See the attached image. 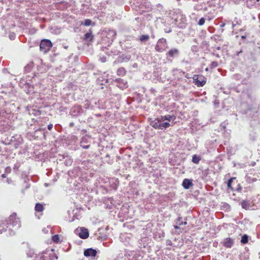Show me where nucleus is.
Instances as JSON below:
<instances>
[{
    "label": "nucleus",
    "instance_id": "1",
    "mask_svg": "<svg viewBox=\"0 0 260 260\" xmlns=\"http://www.w3.org/2000/svg\"><path fill=\"white\" fill-rule=\"evenodd\" d=\"M11 226L14 229H18L21 226L20 220L19 218L16 217V213H13L8 218L0 221V228H1L0 234L8 231V236L15 235V232L11 229Z\"/></svg>",
    "mask_w": 260,
    "mask_h": 260
},
{
    "label": "nucleus",
    "instance_id": "2",
    "mask_svg": "<svg viewBox=\"0 0 260 260\" xmlns=\"http://www.w3.org/2000/svg\"><path fill=\"white\" fill-rule=\"evenodd\" d=\"M150 124L155 129L164 130L170 126L168 122H162L160 117L150 121Z\"/></svg>",
    "mask_w": 260,
    "mask_h": 260
},
{
    "label": "nucleus",
    "instance_id": "3",
    "mask_svg": "<svg viewBox=\"0 0 260 260\" xmlns=\"http://www.w3.org/2000/svg\"><path fill=\"white\" fill-rule=\"evenodd\" d=\"M57 256L54 253L53 249H46L43 251L40 256V260H57Z\"/></svg>",
    "mask_w": 260,
    "mask_h": 260
},
{
    "label": "nucleus",
    "instance_id": "4",
    "mask_svg": "<svg viewBox=\"0 0 260 260\" xmlns=\"http://www.w3.org/2000/svg\"><path fill=\"white\" fill-rule=\"evenodd\" d=\"M227 186L228 189L232 191L236 190L240 192L242 190V187L239 184H237V181L235 177H232L229 179L227 182Z\"/></svg>",
    "mask_w": 260,
    "mask_h": 260
},
{
    "label": "nucleus",
    "instance_id": "5",
    "mask_svg": "<svg viewBox=\"0 0 260 260\" xmlns=\"http://www.w3.org/2000/svg\"><path fill=\"white\" fill-rule=\"evenodd\" d=\"M52 43L48 39H44L41 41L40 44V51L44 53H47L52 47Z\"/></svg>",
    "mask_w": 260,
    "mask_h": 260
},
{
    "label": "nucleus",
    "instance_id": "6",
    "mask_svg": "<svg viewBox=\"0 0 260 260\" xmlns=\"http://www.w3.org/2000/svg\"><path fill=\"white\" fill-rule=\"evenodd\" d=\"M168 48L166 39L163 38L159 39L155 46V50L157 52H161Z\"/></svg>",
    "mask_w": 260,
    "mask_h": 260
},
{
    "label": "nucleus",
    "instance_id": "7",
    "mask_svg": "<svg viewBox=\"0 0 260 260\" xmlns=\"http://www.w3.org/2000/svg\"><path fill=\"white\" fill-rule=\"evenodd\" d=\"M84 112V109L80 105L73 107L70 111V114L72 117H77L82 115Z\"/></svg>",
    "mask_w": 260,
    "mask_h": 260
},
{
    "label": "nucleus",
    "instance_id": "8",
    "mask_svg": "<svg viewBox=\"0 0 260 260\" xmlns=\"http://www.w3.org/2000/svg\"><path fill=\"white\" fill-rule=\"evenodd\" d=\"M45 133V128H39L35 129V131L33 134L30 132H28L26 134V136L29 139H31V138L36 139L37 138H38V136H36V135L38 134V133H40L41 135H42L43 138L44 139H46Z\"/></svg>",
    "mask_w": 260,
    "mask_h": 260
},
{
    "label": "nucleus",
    "instance_id": "9",
    "mask_svg": "<svg viewBox=\"0 0 260 260\" xmlns=\"http://www.w3.org/2000/svg\"><path fill=\"white\" fill-rule=\"evenodd\" d=\"M109 41V44H112L114 40L115 39L116 32L115 30L112 29H108L105 30L102 34Z\"/></svg>",
    "mask_w": 260,
    "mask_h": 260
},
{
    "label": "nucleus",
    "instance_id": "10",
    "mask_svg": "<svg viewBox=\"0 0 260 260\" xmlns=\"http://www.w3.org/2000/svg\"><path fill=\"white\" fill-rule=\"evenodd\" d=\"M180 55L179 49L173 48L169 50L166 53L167 58L168 60H172L175 57H178Z\"/></svg>",
    "mask_w": 260,
    "mask_h": 260
},
{
    "label": "nucleus",
    "instance_id": "11",
    "mask_svg": "<svg viewBox=\"0 0 260 260\" xmlns=\"http://www.w3.org/2000/svg\"><path fill=\"white\" fill-rule=\"evenodd\" d=\"M75 232L80 238L83 239H86L89 237L88 230L83 227L76 229Z\"/></svg>",
    "mask_w": 260,
    "mask_h": 260
},
{
    "label": "nucleus",
    "instance_id": "12",
    "mask_svg": "<svg viewBox=\"0 0 260 260\" xmlns=\"http://www.w3.org/2000/svg\"><path fill=\"white\" fill-rule=\"evenodd\" d=\"M80 146L83 149H88L91 145L90 137L88 135L83 136L80 142Z\"/></svg>",
    "mask_w": 260,
    "mask_h": 260
},
{
    "label": "nucleus",
    "instance_id": "13",
    "mask_svg": "<svg viewBox=\"0 0 260 260\" xmlns=\"http://www.w3.org/2000/svg\"><path fill=\"white\" fill-rule=\"evenodd\" d=\"M11 141L14 143V147L15 148H17L22 143L23 139L21 135H16L15 136L12 137Z\"/></svg>",
    "mask_w": 260,
    "mask_h": 260
},
{
    "label": "nucleus",
    "instance_id": "14",
    "mask_svg": "<svg viewBox=\"0 0 260 260\" xmlns=\"http://www.w3.org/2000/svg\"><path fill=\"white\" fill-rule=\"evenodd\" d=\"M131 3H133L136 7H138L142 9L144 7L145 8H149L150 4L148 3H143V0H130Z\"/></svg>",
    "mask_w": 260,
    "mask_h": 260
},
{
    "label": "nucleus",
    "instance_id": "15",
    "mask_svg": "<svg viewBox=\"0 0 260 260\" xmlns=\"http://www.w3.org/2000/svg\"><path fill=\"white\" fill-rule=\"evenodd\" d=\"M96 83L98 84L101 85H105L106 83H109V79L108 78V75H105V73L100 76L96 79Z\"/></svg>",
    "mask_w": 260,
    "mask_h": 260
},
{
    "label": "nucleus",
    "instance_id": "16",
    "mask_svg": "<svg viewBox=\"0 0 260 260\" xmlns=\"http://www.w3.org/2000/svg\"><path fill=\"white\" fill-rule=\"evenodd\" d=\"M206 5V3L205 2H199L193 6V10L197 11L201 10L206 11L207 10Z\"/></svg>",
    "mask_w": 260,
    "mask_h": 260
},
{
    "label": "nucleus",
    "instance_id": "17",
    "mask_svg": "<svg viewBox=\"0 0 260 260\" xmlns=\"http://www.w3.org/2000/svg\"><path fill=\"white\" fill-rule=\"evenodd\" d=\"M96 253V250L92 248H87L84 251V255L86 257H94Z\"/></svg>",
    "mask_w": 260,
    "mask_h": 260
},
{
    "label": "nucleus",
    "instance_id": "18",
    "mask_svg": "<svg viewBox=\"0 0 260 260\" xmlns=\"http://www.w3.org/2000/svg\"><path fill=\"white\" fill-rule=\"evenodd\" d=\"M109 41L108 39H107L105 36L103 35L101 41V49L103 51H104V49H107L108 47H109L112 44H109Z\"/></svg>",
    "mask_w": 260,
    "mask_h": 260
},
{
    "label": "nucleus",
    "instance_id": "19",
    "mask_svg": "<svg viewBox=\"0 0 260 260\" xmlns=\"http://www.w3.org/2000/svg\"><path fill=\"white\" fill-rule=\"evenodd\" d=\"M199 78H202V77H199V75L194 76L193 79L194 81L195 84L198 87L203 86L206 83V81H205L204 79L200 80Z\"/></svg>",
    "mask_w": 260,
    "mask_h": 260
},
{
    "label": "nucleus",
    "instance_id": "20",
    "mask_svg": "<svg viewBox=\"0 0 260 260\" xmlns=\"http://www.w3.org/2000/svg\"><path fill=\"white\" fill-rule=\"evenodd\" d=\"M182 185L185 189H189L193 185L192 180L185 178L183 180Z\"/></svg>",
    "mask_w": 260,
    "mask_h": 260
},
{
    "label": "nucleus",
    "instance_id": "21",
    "mask_svg": "<svg viewBox=\"0 0 260 260\" xmlns=\"http://www.w3.org/2000/svg\"><path fill=\"white\" fill-rule=\"evenodd\" d=\"M94 38V36L92 35V31L90 29L87 33L84 35V40L86 42H91Z\"/></svg>",
    "mask_w": 260,
    "mask_h": 260
},
{
    "label": "nucleus",
    "instance_id": "22",
    "mask_svg": "<svg viewBox=\"0 0 260 260\" xmlns=\"http://www.w3.org/2000/svg\"><path fill=\"white\" fill-rule=\"evenodd\" d=\"M234 243V241L231 238H228L224 240L223 245L226 248H231Z\"/></svg>",
    "mask_w": 260,
    "mask_h": 260
},
{
    "label": "nucleus",
    "instance_id": "23",
    "mask_svg": "<svg viewBox=\"0 0 260 260\" xmlns=\"http://www.w3.org/2000/svg\"><path fill=\"white\" fill-rule=\"evenodd\" d=\"M61 157H62V159H65L64 163L66 166H71L72 165L73 160L71 156L68 155L63 154L61 155Z\"/></svg>",
    "mask_w": 260,
    "mask_h": 260
},
{
    "label": "nucleus",
    "instance_id": "24",
    "mask_svg": "<svg viewBox=\"0 0 260 260\" xmlns=\"http://www.w3.org/2000/svg\"><path fill=\"white\" fill-rule=\"evenodd\" d=\"M131 58V55L122 54L118 57V60L119 62H127L130 60Z\"/></svg>",
    "mask_w": 260,
    "mask_h": 260
},
{
    "label": "nucleus",
    "instance_id": "25",
    "mask_svg": "<svg viewBox=\"0 0 260 260\" xmlns=\"http://www.w3.org/2000/svg\"><path fill=\"white\" fill-rule=\"evenodd\" d=\"M92 162L89 159H86L81 161L82 167L88 169L92 166Z\"/></svg>",
    "mask_w": 260,
    "mask_h": 260
},
{
    "label": "nucleus",
    "instance_id": "26",
    "mask_svg": "<svg viewBox=\"0 0 260 260\" xmlns=\"http://www.w3.org/2000/svg\"><path fill=\"white\" fill-rule=\"evenodd\" d=\"M26 86L28 88V89H26V93L29 94L35 92L34 85H31L30 83H26Z\"/></svg>",
    "mask_w": 260,
    "mask_h": 260
},
{
    "label": "nucleus",
    "instance_id": "27",
    "mask_svg": "<svg viewBox=\"0 0 260 260\" xmlns=\"http://www.w3.org/2000/svg\"><path fill=\"white\" fill-rule=\"evenodd\" d=\"M35 209L36 212H41L44 210V207L43 204L38 203L35 205Z\"/></svg>",
    "mask_w": 260,
    "mask_h": 260
},
{
    "label": "nucleus",
    "instance_id": "28",
    "mask_svg": "<svg viewBox=\"0 0 260 260\" xmlns=\"http://www.w3.org/2000/svg\"><path fill=\"white\" fill-rule=\"evenodd\" d=\"M34 63L33 62H30L24 68V71L26 73H28L31 71L32 68L34 67Z\"/></svg>",
    "mask_w": 260,
    "mask_h": 260
},
{
    "label": "nucleus",
    "instance_id": "29",
    "mask_svg": "<svg viewBox=\"0 0 260 260\" xmlns=\"http://www.w3.org/2000/svg\"><path fill=\"white\" fill-rule=\"evenodd\" d=\"M9 1L12 3H21V4H22L24 2L26 3L29 2V3H32L33 4H35L36 2V0H9Z\"/></svg>",
    "mask_w": 260,
    "mask_h": 260
},
{
    "label": "nucleus",
    "instance_id": "30",
    "mask_svg": "<svg viewBox=\"0 0 260 260\" xmlns=\"http://www.w3.org/2000/svg\"><path fill=\"white\" fill-rule=\"evenodd\" d=\"M160 118L162 122H164V120H168L169 121H170L173 119V118H174V119H175V117L174 116L170 115L161 116Z\"/></svg>",
    "mask_w": 260,
    "mask_h": 260
},
{
    "label": "nucleus",
    "instance_id": "31",
    "mask_svg": "<svg viewBox=\"0 0 260 260\" xmlns=\"http://www.w3.org/2000/svg\"><path fill=\"white\" fill-rule=\"evenodd\" d=\"M126 71L123 67H120L117 71V74L118 76H123L126 74Z\"/></svg>",
    "mask_w": 260,
    "mask_h": 260
},
{
    "label": "nucleus",
    "instance_id": "32",
    "mask_svg": "<svg viewBox=\"0 0 260 260\" xmlns=\"http://www.w3.org/2000/svg\"><path fill=\"white\" fill-rule=\"evenodd\" d=\"M245 179L247 183H251L256 180V179L251 176V175L246 174L245 176Z\"/></svg>",
    "mask_w": 260,
    "mask_h": 260
},
{
    "label": "nucleus",
    "instance_id": "33",
    "mask_svg": "<svg viewBox=\"0 0 260 260\" xmlns=\"http://www.w3.org/2000/svg\"><path fill=\"white\" fill-rule=\"evenodd\" d=\"M241 204L242 208L245 210H249L250 209V204L249 203V201H243L241 202Z\"/></svg>",
    "mask_w": 260,
    "mask_h": 260
},
{
    "label": "nucleus",
    "instance_id": "34",
    "mask_svg": "<svg viewBox=\"0 0 260 260\" xmlns=\"http://www.w3.org/2000/svg\"><path fill=\"white\" fill-rule=\"evenodd\" d=\"M249 240V236L246 234H244L241 239V243L242 244H245L248 243Z\"/></svg>",
    "mask_w": 260,
    "mask_h": 260
},
{
    "label": "nucleus",
    "instance_id": "35",
    "mask_svg": "<svg viewBox=\"0 0 260 260\" xmlns=\"http://www.w3.org/2000/svg\"><path fill=\"white\" fill-rule=\"evenodd\" d=\"M201 157L196 154L192 156V161L196 164H198L201 160Z\"/></svg>",
    "mask_w": 260,
    "mask_h": 260
},
{
    "label": "nucleus",
    "instance_id": "36",
    "mask_svg": "<svg viewBox=\"0 0 260 260\" xmlns=\"http://www.w3.org/2000/svg\"><path fill=\"white\" fill-rule=\"evenodd\" d=\"M214 17L215 16L213 13H212V12H210L205 16L204 18H205V19L210 21L214 19Z\"/></svg>",
    "mask_w": 260,
    "mask_h": 260
},
{
    "label": "nucleus",
    "instance_id": "37",
    "mask_svg": "<svg viewBox=\"0 0 260 260\" xmlns=\"http://www.w3.org/2000/svg\"><path fill=\"white\" fill-rule=\"evenodd\" d=\"M27 256L29 257H37V254L35 253L34 250L32 249L29 250L27 253Z\"/></svg>",
    "mask_w": 260,
    "mask_h": 260
},
{
    "label": "nucleus",
    "instance_id": "38",
    "mask_svg": "<svg viewBox=\"0 0 260 260\" xmlns=\"http://www.w3.org/2000/svg\"><path fill=\"white\" fill-rule=\"evenodd\" d=\"M149 39V36L147 35H143L140 36L139 40L141 42H144Z\"/></svg>",
    "mask_w": 260,
    "mask_h": 260
},
{
    "label": "nucleus",
    "instance_id": "39",
    "mask_svg": "<svg viewBox=\"0 0 260 260\" xmlns=\"http://www.w3.org/2000/svg\"><path fill=\"white\" fill-rule=\"evenodd\" d=\"M85 26H88L92 24L91 20L90 19H85L83 23ZM93 25H94V23H93Z\"/></svg>",
    "mask_w": 260,
    "mask_h": 260
},
{
    "label": "nucleus",
    "instance_id": "40",
    "mask_svg": "<svg viewBox=\"0 0 260 260\" xmlns=\"http://www.w3.org/2000/svg\"><path fill=\"white\" fill-rule=\"evenodd\" d=\"M222 208L223 209H224L225 211H229L230 210L231 207L230 206L226 203H222Z\"/></svg>",
    "mask_w": 260,
    "mask_h": 260
},
{
    "label": "nucleus",
    "instance_id": "41",
    "mask_svg": "<svg viewBox=\"0 0 260 260\" xmlns=\"http://www.w3.org/2000/svg\"><path fill=\"white\" fill-rule=\"evenodd\" d=\"M26 83L25 82L24 83L23 82V81L19 83V86L21 87L22 88H24V90L26 92V89H28V87L26 86Z\"/></svg>",
    "mask_w": 260,
    "mask_h": 260
},
{
    "label": "nucleus",
    "instance_id": "42",
    "mask_svg": "<svg viewBox=\"0 0 260 260\" xmlns=\"http://www.w3.org/2000/svg\"><path fill=\"white\" fill-rule=\"evenodd\" d=\"M211 40H214V41L217 42L221 40V37L218 35H214L211 37Z\"/></svg>",
    "mask_w": 260,
    "mask_h": 260
},
{
    "label": "nucleus",
    "instance_id": "43",
    "mask_svg": "<svg viewBox=\"0 0 260 260\" xmlns=\"http://www.w3.org/2000/svg\"><path fill=\"white\" fill-rule=\"evenodd\" d=\"M205 22V18L204 17H202L200 18L198 22V24L200 26H202L204 24Z\"/></svg>",
    "mask_w": 260,
    "mask_h": 260
},
{
    "label": "nucleus",
    "instance_id": "44",
    "mask_svg": "<svg viewBox=\"0 0 260 260\" xmlns=\"http://www.w3.org/2000/svg\"><path fill=\"white\" fill-rule=\"evenodd\" d=\"M59 238L58 235H55L52 237V240L54 242L57 243Z\"/></svg>",
    "mask_w": 260,
    "mask_h": 260
},
{
    "label": "nucleus",
    "instance_id": "45",
    "mask_svg": "<svg viewBox=\"0 0 260 260\" xmlns=\"http://www.w3.org/2000/svg\"><path fill=\"white\" fill-rule=\"evenodd\" d=\"M31 114L35 116H39L41 114V112L38 110L32 109Z\"/></svg>",
    "mask_w": 260,
    "mask_h": 260
},
{
    "label": "nucleus",
    "instance_id": "46",
    "mask_svg": "<svg viewBox=\"0 0 260 260\" xmlns=\"http://www.w3.org/2000/svg\"><path fill=\"white\" fill-rule=\"evenodd\" d=\"M218 64L217 61H212L210 64V68L211 69H214L218 66Z\"/></svg>",
    "mask_w": 260,
    "mask_h": 260
},
{
    "label": "nucleus",
    "instance_id": "47",
    "mask_svg": "<svg viewBox=\"0 0 260 260\" xmlns=\"http://www.w3.org/2000/svg\"><path fill=\"white\" fill-rule=\"evenodd\" d=\"M182 217L180 215H179L178 217L175 220V222L176 223V224L179 225V222L182 221Z\"/></svg>",
    "mask_w": 260,
    "mask_h": 260
},
{
    "label": "nucleus",
    "instance_id": "48",
    "mask_svg": "<svg viewBox=\"0 0 260 260\" xmlns=\"http://www.w3.org/2000/svg\"><path fill=\"white\" fill-rule=\"evenodd\" d=\"M238 23V22L237 21V18H235L234 21L232 22V27L234 28L236 26V24Z\"/></svg>",
    "mask_w": 260,
    "mask_h": 260
},
{
    "label": "nucleus",
    "instance_id": "49",
    "mask_svg": "<svg viewBox=\"0 0 260 260\" xmlns=\"http://www.w3.org/2000/svg\"><path fill=\"white\" fill-rule=\"evenodd\" d=\"M247 174H248L251 175H254L255 174V171L254 169H250L249 170Z\"/></svg>",
    "mask_w": 260,
    "mask_h": 260
},
{
    "label": "nucleus",
    "instance_id": "50",
    "mask_svg": "<svg viewBox=\"0 0 260 260\" xmlns=\"http://www.w3.org/2000/svg\"><path fill=\"white\" fill-rule=\"evenodd\" d=\"M15 37H16V35L14 33H11L9 35V38L11 40H14Z\"/></svg>",
    "mask_w": 260,
    "mask_h": 260
},
{
    "label": "nucleus",
    "instance_id": "51",
    "mask_svg": "<svg viewBox=\"0 0 260 260\" xmlns=\"http://www.w3.org/2000/svg\"><path fill=\"white\" fill-rule=\"evenodd\" d=\"M20 167V163L19 162H17L16 163L14 166V167H13V169L14 170H17L18 169V168H19Z\"/></svg>",
    "mask_w": 260,
    "mask_h": 260
},
{
    "label": "nucleus",
    "instance_id": "52",
    "mask_svg": "<svg viewBox=\"0 0 260 260\" xmlns=\"http://www.w3.org/2000/svg\"><path fill=\"white\" fill-rule=\"evenodd\" d=\"M107 58L105 56H103L100 58V60L102 62H105L106 61Z\"/></svg>",
    "mask_w": 260,
    "mask_h": 260
},
{
    "label": "nucleus",
    "instance_id": "53",
    "mask_svg": "<svg viewBox=\"0 0 260 260\" xmlns=\"http://www.w3.org/2000/svg\"><path fill=\"white\" fill-rule=\"evenodd\" d=\"M249 136H250V139L251 140L254 141L255 140V136L254 135L250 134Z\"/></svg>",
    "mask_w": 260,
    "mask_h": 260
},
{
    "label": "nucleus",
    "instance_id": "54",
    "mask_svg": "<svg viewBox=\"0 0 260 260\" xmlns=\"http://www.w3.org/2000/svg\"><path fill=\"white\" fill-rule=\"evenodd\" d=\"M48 129L49 131H51L53 128V124H49L47 126Z\"/></svg>",
    "mask_w": 260,
    "mask_h": 260
},
{
    "label": "nucleus",
    "instance_id": "55",
    "mask_svg": "<svg viewBox=\"0 0 260 260\" xmlns=\"http://www.w3.org/2000/svg\"><path fill=\"white\" fill-rule=\"evenodd\" d=\"M197 46H192L191 47V50L192 51H197Z\"/></svg>",
    "mask_w": 260,
    "mask_h": 260
},
{
    "label": "nucleus",
    "instance_id": "56",
    "mask_svg": "<svg viewBox=\"0 0 260 260\" xmlns=\"http://www.w3.org/2000/svg\"><path fill=\"white\" fill-rule=\"evenodd\" d=\"M187 224V222L186 221H181V222H179V225H186Z\"/></svg>",
    "mask_w": 260,
    "mask_h": 260
},
{
    "label": "nucleus",
    "instance_id": "57",
    "mask_svg": "<svg viewBox=\"0 0 260 260\" xmlns=\"http://www.w3.org/2000/svg\"><path fill=\"white\" fill-rule=\"evenodd\" d=\"M5 170H6V172L10 173L11 172V168L7 167V168H6Z\"/></svg>",
    "mask_w": 260,
    "mask_h": 260
},
{
    "label": "nucleus",
    "instance_id": "58",
    "mask_svg": "<svg viewBox=\"0 0 260 260\" xmlns=\"http://www.w3.org/2000/svg\"><path fill=\"white\" fill-rule=\"evenodd\" d=\"M225 26V23H222L220 25V27L221 28V31L222 32L223 31V29L222 28Z\"/></svg>",
    "mask_w": 260,
    "mask_h": 260
},
{
    "label": "nucleus",
    "instance_id": "59",
    "mask_svg": "<svg viewBox=\"0 0 260 260\" xmlns=\"http://www.w3.org/2000/svg\"><path fill=\"white\" fill-rule=\"evenodd\" d=\"M6 182L8 184H10L12 182V180L10 178H7L6 180Z\"/></svg>",
    "mask_w": 260,
    "mask_h": 260
},
{
    "label": "nucleus",
    "instance_id": "60",
    "mask_svg": "<svg viewBox=\"0 0 260 260\" xmlns=\"http://www.w3.org/2000/svg\"><path fill=\"white\" fill-rule=\"evenodd\" d=\"M173 226H174V229H175L176 230L180 229L179 225H178L177 224L175 225H174Z\"/></svg>",
    "mask_w": 260,
    "mask_h": 260
},
{
    "label": "nucleus",
    "instance_id": "61",
    "mask_svg": "<svg viewBox=\"0 0 260 260\" xmlns=\"http://www.w3.org/2000/svg\"><path fill=\"white\" fill-rule=\"evenodd\" d=\"M243 52V50L241 49L239 51H237L236 53L237 55L239 56L241 53Z\"/></svg>",
    "mask_w": 260,
    "mask_h": 260
},
{
    "label": "nucleus",
    "instance_id": "62",
    "mask_svg": "<svg viewBox=\"0 0 260 260\" xmlns=\"http://www.w3.org/2000/svg\"><path fill=\"white\" fill-rule=\"evenodd\" d=\"M212 54H213V55L215 56H216V57H217V58H219V57H220L219 55L218 54H217V53H215V52H213V53H212Z\"/></svg>",
    "mask_w": 260,
    "mask_h": 260
},
{
    "label": "nucleus",
    "instance_id": "63",
    "mask_svg": "<svg viewBox=\"0 0 260 260\" xmlns=\"http://www.w3.org/2000/svg\"><path fill=\"white\" fill-rule=\"evenodd\" d=\"M220 126L222 127L223 128L225 127V122H222L221 123Z\"/></svg>",
    "mask_w": 260,
    "mask_h": 260
},
{
    "label": "nucleus",
    "instance_id": "64",
    "mask_svg": "<svg viewBox=\"0 0 260 260\" xmlns=\"http://www.w3.org/2000/svg\"><path fill=\"white\" fill-rule=\"evenodd\" d=\"M150 90L151 93H154L155 92V90L152 88H151Z\"/></svg>",
    "mask_w": 260,
    "mask_h": 260
}]
</instances>
